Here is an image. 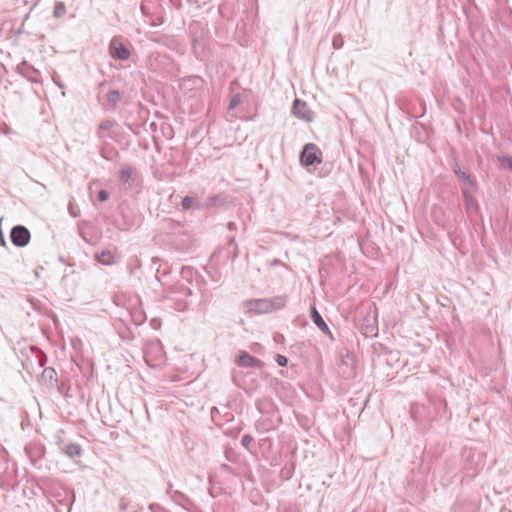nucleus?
I'll use <instances>...</instances> for the list:
<instances>
[{"mask_svg":"<svg viewBox=\"0 0 512 512\" xmlns=\"http://www.w3.org/2000/svg\"><path fill=\"white\" fill-rule=\"evenodd\" d=\"M343 45H344V39L341 36V34L334 35L333 39H332L333 48L338 50V49H341L343 47Z\"/></svg>","mask_w":512,"mask_h":512,"instance_id":"nucleus-23","label":"nucleus"},{"mask_svg":"<svg viewBox=\"0 0 512 512\" xmlns=\"http://www.w3.org/2000/svg\"><path fill=\"white\" fill-rule=\"evenodd\" d=\"M30 231L23 225H16L11 229V242L17 247H25L30 241Z\"/></svg>","mask_w":512,"mask_h":512,"instance_id":"nucleus-6","label":"nucleus"},{"mask_svg":"<svg viewBox=\"0 0 512 512\" xmlns=\"http://www.w3.org/2000/svg\"><path fill=\"white\" fill-rule=\"evenodd\" d=\"M20 73L29 81L33 83H38L40 80V72L35 69L33 66L27 64L26 62H23L18 67Z\"/></svg>","mask_w":512,"mask_h":512,"instance_id":"nucleus-12","label":"nucleus"},{"mask_svg":"<svg viewBox=\"0 0 512 512\" xmlns=\"http://www.w3.org/2000/svg\"><path fill=\"white\" fill-rule=\"evenodd\" d=\"M469 188H470L469 186H462L461 193H462V197L464 199L465 208H466L467 213H474V212L478 211L479 206H478L476 199L469 192Z\"/></svg>","mask_w":512,"mask_h":512,"instance_id":"nucleus-11","label":"nucleus"},{"mask_svg":"<svg viewBox=\"0 0 512 512\" xmlns=\"http://www.w3.org/2000/svg\"><path fill=\"white\" fill-rule=\"evenodd\" d=\"M140 10H141L143 15L149 16L150 12H149V8H148L146 3H144V2L141 3Z\"/></svg>","mask_w":512,"mask_h":512,"instance_id":"nucleus-30","label":"nucleus"},{"mask_svg":"<svg viewBox=\"0 0 512 512\" xmlns=\"http://www.w3.org/2000/svg\"><path fill=\"white\" fill-rule=\"evenodd\" d=\"M498 161L502 168L512 172V157L510 156H499Z\"/></svg>","mask_w":512,"mask_h":512,"instance_id":"nucleus-20","label":"nucleus"},{"mask_svg":"<svg viewBox=\"0 0 512 512\" xmlns=\"http://www.w3.org/2000/svg\"><path fill=\"white\" fill-rule=\"evenodd\" d=\"M42 376L45 379L53 380L56 379L57 373L53 368L48 367L43 370Z\"/></svg>","mask_w":512,"mask_h":512,"instance_id":"nucleus-25","label":"nucleus"},{"mask_svg":"<svg viewBox=\"0 0 512 512\" xmlns=\"http://www.w3.org/2000/svg\"><path fill=\"white\" fill-rule=\"evenodd\" d=\"M276 362L279 366L281 367H286L287 364H288V359L283 356V355H280V354H277L276 355Z\"/></svg>","mask_w":512,"mask_h":512,"instance_id":"nucleus-27","label":"nucleus"},{"mask_svg":"<svg viewBox=\"0 0 512 512\" xmlns=\"http://www.w3.org/2000/svg\"><path fill=\"white\" fill-rule=\"evenodd\" d=\"M100 155H101L103 158H105V159L109 160V157L106 155V151H105V149H104V148H101V150H100Z\"/></svg>","mask_w":512,"mask_h":512,"instance_id":"nucleus-34","label":"nucleus"},{"mask_svg":"<svg viewBox=\"0 0 512 512\" xmlns=\"http://www.w3.org/2000/svg\"><path fill=\"white\" fill-rule=\"evenodd\" d=\"M217 412H218V409H217L216 407H213V408L211 409V415H212V416L214 415V413H217Z\"/></svg>","mask_w":512,"mask_h":512,"instance_id":"nucleus-38","label":"nucleus"},{"mask_svg":"<svg viewBox=\"0 0 512 512\" xmlns=\"http://www.w3.org/2000/svg\"><path fill=\"white\" fill-rule=\"evenodd\" d=\"M193 209H196V210L207 209L205 200L199 201L195 198V202L193 203Z\"/></svg>","mask_w":512,"mask_h":512,"instance_id":"nucleus-28","label":"nucleus"},{"mask_svg":"<svg viewBox=\"0 0 512 512\" xmlns=\"http://www.w3.org/2000/svg\"><path fill=\"white\" fill-rule=\"evenodd\" d=\"M207 209L220 207L226 203V197L224 194H216L212 196H208L205 199Z\"/></svg>","mask_w":512,"mask_h":512,"instance_id":"nucleus-14","label":"nucleus"},{"mask_svg":"<svg viewBox=\"0 0 512 512\" xmlns=\"http://www.w3.org/2000/svg\"><path fill=\"white\" fill-rule=\"evenodd\" d=\"M172 497L173 498H184L185 496L183 495V493L175 491L174 496H172Z\"/></svg>","mask_w":512,"mask_h":512,"instance_id":"nucleus-33","label":"nucleus"},{"mask_svg":"<svg viewBox=\"0 0 512 512\" xmlns=\"http://www.w3.org/2000/svg\"><path fill=\"white\" fill-rule=\"evenodd\" d=\"M107 102L109 104L110 110H115L117 108L118 103L120 102L122 95L119 90H111L106 95Z\"/></svg>","mask_w":512,"mask_h":512,"instance_id":"nucleus-16","label":"nucleus"},{"mask_svg":"<svg viewBox=\"0 0 512 512\" xmlns=\"http://www.w3.org/2000/svg\"><path fill=\"white\" fill-rule=\"evenodd\" d=\"M105 85V82L100 83V87H103Z\"/></svg>","mask_w":512,"mask_h":512,"instance_id":"nucleus-41","label":"nucleus"},{"mask_svg":"<svg viewBox=\"0 0 512 512\" xmlns=\"http://www.w3.org/2000/svg\"><path fill=\"white\" fill-rule=\"evenodd\" d=\"M119 127L118 123L114 119H104L102 120L97 127L96 136L98 140L102 144H107L108 140L117 141L118 140V131Z\"/></svg>","mask_w":512,"mask_h":512,"instance_id":"nucleus-1","label":"nucleus"},{"mask_svg":"<svg viewBox=\"0 0 512 512\" xmlns=\"http://www.w3.org/2000/svg\"><path fill=\"white\" fill-rule=\"evenodd\" d=\"M242 101L240 94H234L231 96L230 103H229V109L233 110L235 109Z\"/></svg>","mask_w":512,"mask_h":512,"instance_id":"nucleus-24","label":"nucleus"},{"mask_svg":"<svg viewBox=\"0 0 512 512\" xmlns=\"http://www.w3.org/2000/svg\"><path fill=\"white\" fill-rule=\"evenodd\" d=\"M227 228L229 230H235L236 229V224L234 222H228L227 223Z\"/></svg>","mask_w":512,"mask_h":512,"instance_id":"nucleus-32","label":"nucleus"},{"mask_svg":"<svg viewBox=\"0 0 512 512\" xmlns=\"http://www.w3.org/2000/svg\"><path fill=\"white\" fill-rule=\"evenodd\" d=\"M189 33L191 35L193 50L196 52L197 47L201 46L205 39L206 29L204 28L202 23L198 21H193L189 25Z\"/></svg>","mask_w":512,"mask_h":512,"instance_id":"nucleus-7","label":"nucleus"},{"mask_svg":"<svg viewBox=\"0 0 512 512\" xmlns=\"http://www.w3.org/2000/svg\"><path fill=\"white\" fill-rule=\"evenodd\" d=\"M269 300L273 304V310H278V309L283 308L285 306V304H286V301H287L286 297H284V296L271 298Z\"/></svg>","mask_w":512,"mask_h":512,"instance_id":"nucleus-21","label":"nucleus"},{"mask_svg":"<svg viewBox=\"0 0 512 512\" xmlns=\"http://www.w3.org/2000/svg\"><path fill=\"white\" fill-rule=\"evenodd\" d=\"M38 362H39L40 366H44L46 364L47 357H46V355L44 353H42V352L40 353Z\"/></svg>","mask_w":512,"mask_h":512,"instance_id":"nucleus-31","label":"nucleus"},{"mask_svg":"<svg viewBox=\"0 0 512 512\" xmlns=\"http://www.w3.org/2000/svg\"><path fill=\"white\" fill-rule=\"evenodd\" d=\"M229 244H230V245H233V246L235 247V249L237 248V247H236V243H235V239H234V238H231V239L229 240Z\"/></svg>","mask_w":512,"mask_h":512,"instance_id":"nucleus-37","label":"nucleus"},{"mask_svg":"<svg viewBox=\"0 0 512 512\" xmlns=\"http://www.w3.org/2000/svg\"><path fill=\"white\" fill-rule=\"evenodd\" d=\"M252 441H253L252 436H250L249 434H245L241 438V445L248 449L249 445L251 444Z\"/></svg>","mask_w":512,"mask_h":512,"instance_id":"nucleus-26","label":"nucleus"},{"mask_svg":"<svg viewBox=\"0 0 512 512\" xmlns=\"http://www.w3.org/2000/svg\"><path fill=\"white\" fill-rule=\"evenodd\" d=\"M137 323H142L144 321V317L142 315V313H139V315H137Z\"/></svg>","mask_w":512,"mask_h":512,"instance_id":"nucleus-35","label":"nucleus"},{"mask_svg":"<svg viewBox=\"0 0 512 512\" xmlns=\"http://www.w3.org/2000/svg\"><path fill=\"white\" fill-rule=\"evenodd\" d=\"M109 55L117 60L126 61L129 59L131 52L129 48L123 43L121 37H113L108 46Z\"/></svg>","mask_w":512,"mask_h":512,"instance_id":"nucleus-4","label":"nucleus"},{"mask_svg":"<svg viewBox=\"0 0 512 512\" xmlns=\"http://www.w3.org/2000/svg\"><path fill=\"white\" fill-rule=\"evenodd\" d=\"M292 114L303 121L312 122L314 113L305 101L296 98L292 105Z\"/></svg>","mask_w":512,"mask_h":512,"instance_id":"nucleus-5","label":"nucleus"},{"mask_svg":"<svg viewBox=\"0 0 512 512\" xmlns=\"http://www.w3.org/2000/svg\"><path fill=\"white\" fill-rule=\"evenodd\" d=\"M66 13V7L63 2H56L53 10V15L56 18L64 16Z\"/></svg>","mask_w":512,"mask_h":512,"instance_id":"nucleus-19","label":"nucleus"},{"mask_svg":"<svg viewBox=\"0 0 512 512\" xmlns=\"http://www.w3.org/2000/svg\"><path fill=\"white\" fill-rule=\"evenodd\" d=\"M311 318L314 324L319 328V330H321L324 334L329 335L332 338V333L328 325L325 323L322 316L314 306L311 308Z\"/></svg>","mask_w":512,"mask_h":512,"instance_id":"nucleus-13","label":"nucleus"},{"mask_svg":"<svg viewBox=\"0 0 512 512\" xmlns=\"http://www.w3.org/2000/svg\"><path fill=\"white\" fill-rule=\"evenodd\" d=\"M96 259L103 265H112L115 263L114 255L110 250H103L96 254Z\"/></svg>","mask_w":512,"mask_h":512,"instance_id":"nucleus-17","label":"nucleus"},{"mask_svg":"<svg viewBox=\"0 0 512 512\" xmlns=\"http://www.w3.org/2000/svg\"><path fill=\"white\" fill-rule=\"evenodd\" d=\"M109 198V193L106 191V190H100L98 192V200L101 201V202H105L107 201Z\"/></svg>","mask_w":512,"mask_h":512,"instance_id":"nucleus-29","label":"nucleus"},{"mask_svg":"<svg viewBox=\"0 0 512 512\" xmlns=\"http://www.w3.org/2000/svg\"><path fill=\"white\" fill-rule=\"evenodd\" d=\"M246 307L248 311L255 313H268L273 310V304L268 299H257L249 301Z\"/></svg>","mask_w":512,"mask_h":512,"instance_id":"nucleus-9","label":"nucleus"},{"mask_svg":"<svg viewBox=\"0 0 512 512\" xmlns=\"http://www.w3.org/2000/svg\"><path fill=\"white\" fill-rule=\"evenodd\" d=\"M235 362L239 367H243V368L261 369L264 366V363L260 359L254 357V356H251L246 351H239L236 356Z\"/></svg>","mask_w":512,"mask_h":512,"instance_id":"nucleus-8","label":"nucleus"},{"mask_svg":"<svg viewBox=\"0 0 512 512\" xmlns=\"http://www.w3.org/2000/svg\"><path fill=\"white\" fill-rule=\"evenodd\" d=\"M25 451H26L27 454H30V448L26 447ZM29 456L31 457V455H29Z\"/></svg>","mask_w":512,"mask_h":512,"instance_id":"nucleus-39","label":"nucleus"},{"mask_svg":"<svg viewBox=\"0 0 512 512\" xmlns=\"http://www.w3.org/2000/svg\"><path fill=\"white\" fill-rule=\"evenodd\" d=\"M120 508L122 511H126L127 505L123 501L120 502Z\"/></svg>","mask_w":512,"mask_h":512,"instance_id":"nucleus-36","label":"nucleus"},{"mask_svg":"<svg viewBox=\"0 0 512 512\" xmlns=\"http://www.w3.org/2000/svg\"><path fill=\"white\" fill-rule=\"evenodd\" d=\"M61 451L66 454L68 457H78L82 454V448L77 443H70L65 445L64 447H61Z\"/></svg>","mask_w":512,"mask_h":512,"instance_id":"nucleus-15","label":"nucleus"},{"mask_svg":"<svg viewBox=\"0 0 512 512\" xmlns=\"http://www.w3.org/2000/svg\"><path fill=\"white\" fill-rule=\"evenodd\" d=\"M322 162V151L316 144L308 143L300 153V163L309 167Z\"/></svg>","mask_w":512,"mask_h":512,"instance_id":"nucleus-3","label":"nucleus"},{"mask_svg":"<svg viewBox=\"0 0 512 512\" xmlns=\"http://www.w3.org/2000/svg\"><path fill=\"white\" fill-rule=\"evenodd\" d=\"M171 491H172V484L170 483L168 486V492H171Z\"/></svg>","mask_w":512,"mask_h":512,"instance_id":"nucleus-40","label":"nucleus"},{"mask_svg":"<svg viewBox=\"0 0 512 512\" xmlns=\"http://www.w3.org/2000/svg\"><path fill=\"white\" fill-rule=\"evenodd\" d=\"M452 170L458 177V179L463 181V186H469L470 188L475 189L477 187V183L474 178L467 172L461 169L460 165L455 161L452 165Z\"/></svg>","mask_w":512,"mask_h":512,"instance_id":"nucleus-10","label":"nucleus"},{"mask_svg":"<svg viewBox=\"0 0 512 512\" xmlns=\"http://www.w3.org/2000/svg\"><path fill=\"white\" fill-rule=\"evenodd\" d=\"M132 168L128 164H123L120 170V180L127 183L131 180Z\"/></svg>","mask_w":512,"mask_h":512,"instance_id":"nucleus-18","label":"nucleus"},{"mask_svg":"<svg viewBox=\"0 0 512 512\" xmlns=\"http://www.w3.org/2000/svg\"><path fill=\"white\" fill-rule=\"evenodd\" d=\"M195 202V198L191 196H185L181 201V207L183 210H189L193 208V203Z\"/></svg>","mask_w":512,"mask_h":512,"instance_id":"nucleus-22","label":"nucleus"},{"mask_svg":"<svg viewBox=\"0 0 512 512\" xmlns=\"http://www.w3.org/2000/svg\"><path fill=\"white\" fill-rule=\"evenodd\" d=\"M192 295L189 287L181 285L172 291L168 299L173 303V307L178 311H185L188 309L190 302L188 298Z\"/></svg>","mask_w":512,"mask_h":512,"instance_id":"nucleus-2","label":"nucleus"}]
</instances>
